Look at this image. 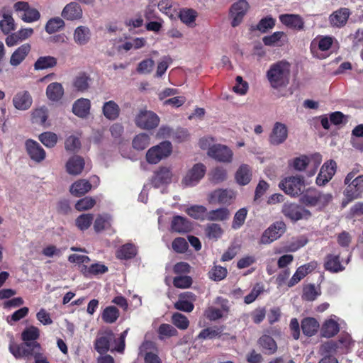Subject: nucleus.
Here are the masks:
<instances>
[{
	"mask_svg": "<svg viewBox=\"0 0 363 363\" xmlns=\"http://www.w3.org/2000/svg\"><path fill=\"white\" fill-rule=\"evenodd\" d=\"M40 336V330L37 327L29 326L26 328L22 333V340L23 344L17 345L12 340L9 344V351L16 357H29L31 351L40 349L39 343L35 340Z\"/></svg>",
	"mask_w": 363,
	"mask_h": 363,
	"instance_id": "1",
	"label": "nucleus"
},
{
	"mask_svg": "<svg viewBox=\"0 0 363 363\" xmlns=\"http://www.w3.org/2000/svg\"><path fill=\"white\" fill-rule=\"evenodd\" d=\"M291 64L286 60H280L272 64L266 72L270 86L281 89L288 86L290 81Z\"/></svg>",
	"mask_w": 363,
	"mask_h": 363,
	"instance_id": "2",
	"label": "nucleus"
},
{
	"mask_svg": "<svg viewBox=\"0 0 363 363\" xmlns=\"http://www.w3.org/2000/svg\"><path fill=\"white\" fill-rule=\"evenodd\" d=\"M357 169H353L345 178L344 184L346 188L343 191L345 196L342 203L343 206L360 198L363 194V175H357Z\"/></svg>",
	"mask_w": 363,
	"mask_h": 363,
	"instance_id": "3",
	"label": "nucleus"
},
{
	"mask_svg": "<svg viewBox=\"0 0 363 363\" xmlns=\"http://www.w3.org/2000/svg\"><path fill=\"white\" fill-rule=\"evenodd\" d=\"M333 198V194L330 193L321 192L315 189H308L301 196V201L308 206L322 209L332 201Z\"/></svg>",
	"mask_w": 363,
	"mask_h": 363,
	"instance_id": "4",
	"label": "nucleus"
},
{
	"mask_svg": "<svg viewBox=\"0 0 363 363\" xmlns=\"http://www.w3.org/2000/svg\"><path fill=\"white\" fill-rule=\"evenodd\" d=\"M172 152V145L169 141H163L152 146L146 152V160L149 164H156L168 157Z\"/></svg>",
	"mask_w": 363,
	"mask_h": 363,
	"instance_id": "5",
	"label": "nucleus"
},
{
	"mask_svg": "<svg viewBox=\"0 0 363 363\" xmlns=\"http://www.w3.org/2000/svg\"><path fill=\"white\" fill-rule=\"evenodd\" d=\"M134 121L137 127L149 130L157 127L160 120L155 113L144 108L138 110Z\"/></svg>",
	"mask_w": 363,
	"mask_h": 363,
	"instance_id": "6",
	"label": "nucleus"
},
{
	"mask_svg": "<svg viewBox=\"0 0 363 363\" xmlns=\"http://www.w3.org/2000/svg\"><path fill=\"white\" fill-rule=\"evenodd\" d=\"M279 186L285 194L291 196H297L303 192L305 183L303 177L292 176L281 180Z\"/></svg>",
	"mask_w": 363,
	"mask_h": 363,
	"instance_id": "7",
	"label": "nucleus"
},
{
	"mask_svg": "<svg viewBox=\"0 0 363 363\" xmlns=\"http://www.w3.org/2000/svg\"><path fill=\"white\" fill-rule=\"evenodd\" d=\"M117 337L111 330H107L100 334L95 341V349L100 354L107 351H116Z\"/></svg>",
	"mask_w": 363,
	"mask_h": 363,
	"instance_id": "8",
	"label": "nucleus"
},
{
	"mask_svg": "<svg viewBox=\"0 0 363 363\" xmlns=\"http://www.w3.org/2000/svg\"><path fill=\"white\" fill-rule=\"evenodd\" d=\"M351 337L348 335H344L337 341H328L320 346V350L322 354L331 355L340 350L342 352L347 351L352 345Z\"/></svg>",
	"mask_w": 363,
	"mask_h": 363,
	"instance_id": "9",
	"label": "nucleus"
},
{
	"mask_svg": "<svg viewBox=\"0 0 363 363\" xmlns=\"http://www.w3.org/2000/svg\"><path fill=\"white\" fill-rule=\"evenodd\" d=\"M13 9L22 21L26 23L35 22L40 18L38 10L31 7L28 2L18 1L14 4Z\"/></svg>",
	"mask_w": 363,
	"mask_h": 363,
	"instance_id": "10",
	"label": "nucleus"
},
{
	"mask_svg": "<svg viewBox=\"0 0 363 363\" xmlns=\"http://www.w3.org/2000/svg\"><path fill=\"white\" fill-rule=\"evenodd\" d=\"M206 168L204 164L197 163L190 168L182 179V184L186 186H196L204 177Z\"/></svg>",
	"mask_w": 363,
	"mask_h": 363,
	"instance_id": "11",
	"label": "nucleus"
},
{
	"mask_svg": "<svg viewBox=\"0 0 363 363\" xmlns=\"http://www.w3.org/2000/svg\"><path fill=\"white\" fill-rule=\"evenodd\" d=\"M286 225L282 221H277L264 231L260 238V243L270 244L279 239L285 232Z\"/></svg>",
	"mask_w": 363,
	"mask_h": 363,
	"instance_id": "12",
	"label": "nucleus"
},
{
	"mask_svg": "<svg viewBox=\"0 0 363 363\" xmlns=\"http://www.w3.org/2000/svg\"><path fill=\"white\" fill-rule=\"evenodd\" d=\"M249 9V4L245 0H239L235 2L230 9V18L231 26L237 27L239 26Z\"/></svg>",
	"mask_w": 363,
	"mask_h": 363,
	"instance_id": "13",
	"label": "nucleus"
},
{
	"mask_svg": "<svg viewBox=\"0 0 363 363\" xmlns=\"http://www.w3.org/2000/svg\"><path fill=\"white\" fill-rule=\"evenodd\" d=\"M207 154L211 158L223 163H230L233 161V152L226 145L213 144Z\"/></svg>",
	"mask_w": 363,
	"mask_h": 363,
	"instance_id": "14",
	"label": "nucleus"
},
{
	"mask_svg": "<svg viewBox=\"0 0 363 363\" xmlns=\"http://www.w3.org/2000/svg\"><path fill=\"white\" fill-rule=\"evenodd\" d=\"M322 161V157L320 154L313 155L311 157H307L305 155H302L301 157H296L293 160L292 166L297 171H303L306 169V167L310 164L313 163V166L314 169L309 174L312 176L315 174L316 169L320 165Z\"/></svg>",
	"mask_w": 363,
	"mask_h": 363,
	"instance_id": "15",
	"label": "nucleus"
},
{
	"mask_svg": "<svg viewBox=\"0 0 363 363\" xmlns=\"http://www.w3.org/2000/svg\"><path fill=\"white\" fill-rule=\"evenodd\" d=\"M351 12L348 8L342 7L333 11L328 17L329 24L332 28H341L348 21Z\"/></svg>",
	"mask_w": 363,
	"mask_h": 363,
	"instance_id": "16",
	"label": "nucleus"
},
{
	"mask_svg": "<svg viewBox=\"0 0 363 363\" xmlns=\"http://www.w3.org/2000/svg\"><path fill=\"white\" fill-rule=\"evenodd\" d=\"M282 212L286 217L293 220L306 219L311 216L309 211L291 203H286L284 205Z\"/></svg>",
	"mask_w": 363,
	"mask_h": 363,
	"instance_id": "17",
	"label": "nucleus"
},
{
	"mask_svg": "<svg viewBox=\"0 0 363 363\" xmlns=\"http://www.w3.org/2000/svg\"><path fill=\"white\" fill-rule=\"evenodd\" d=\"M351 255H349L345 262H340V256L338 255L329 254L324 260V267L325 270L332 273H338L342 272L345 269V264H347L350 261Z\"/></svg>",
	"mask_w": 363,
	"mask_h": 363,
	"instance_id": "18",
	"label": "nucleus"
},
{
	"mask_svg": "<svg viewBox=\"0 0 363 363\" xmlns=\"http://www.w3.org/2000/svg\"><path fill=\"white\" fill-rule=\"evenodd\" d=\"M337 169L336 162L330 160L325 162L320 168V171L316 178V184L318 186L325 185L334 176Z\"/></svg>",
	"mask_w": 363,
	"mask_h": 363,
	"instance_id": "19",
	"label": "nucleus"
},
{
	"mask_svg": "<svg viewBox=\"0 0 363 363\" xmlns=\"http://www.w3.org/2000/svg\"><path fill=\"white\" fill-rule=\"evenodd\" d=\"M14 108L18 111L28 110L33 104V98L28 91H18L12 99Z\"/></svg>",
	"mask_w": 363,
	"mask_h": 363,
	"instance_id": "20",
	"label": "nucleus"
},
{
	"mask_svg": "<svg viewBox=\"0 0 363 363\" xmlns=\"http://www.w3.org/2000/svg\"><path fill=\"white\" fill-rule=\"evenodd\" d=\"M26 148L32 160L40 162L45 160L46 152L38 142L31 139L27 140L26 141Z\"/></svg>",
	"mask_w": 363,
	"mask_h": 363,
	"instance_id": "21",
	"label": "nucleus"
},
{
	"mask_svg": "<svg viewBox=\"0 0 363 363\" xmlns=\"http://www.w3.org/2000/svg\"><path fill=\"white\" fill-rule=\"evenodd\" d=\"M288 137V130L285 124L276 122L269 135V142L274 145L283 143Z\"/></svg>",
	"mask_w": 363,
	"mask_h": 363,
	"instance_id": "22",
	"label": "nucleus"
},
{
	"mask_svg": "<svg viewBox=\"0 0 363 363\" xmlns=\"http://www.w3.org/2000/svg\"><path fill=\"white\" fill-rule=\"evenodd\" d=\"M196 295L190 291L182 293L179 300L174 303V307L179 311L191 312L194 310V302L196 301Z\"/></svg>",
	"mask_w": 363,
	"mask_h": 363,
	"instance_id": "23",
	"label": "nucleus"
},
{
	"mask_svg": "<svg viewBox=\"0 0 363 363\" xmlns=\"http://www.w3.org/2000/svg\"><path fill=\"white\" fill-rule=\"evenodd\" d=\"M317 262L313 261L298 267L296 272L289 281L287 284L288 286L291 287L298 283L307 274L313 272L317 267Z\"/></svg>",
	"mask_w": 363,
	"mask_h": 363,
	"instance_id": "24",
	"label": "nucleus"
},
{
	"mask_svg": "<svg viewBox=\"0 0 363 363\" xmlns=\"http://www.w3.org/2000/svg\"><path fill=\"white\" fill-rule=\"evenodd\" d=\"M279 19L283 25L289 28L298 30L303 29L304 21L303 18L298 14H281L279 16Z\"/></svg>",
	"mask_w": 363,
	"mask_h": 363,
	"instance_id": "25",
	"label": "nucleus"
},
{
	"mask_svg": "<svg viewBox=\"0 0 363 363\" xmlns=\"http://www.w3.org/2000/svg\"><path fill=\"white\" fill-rule=\"evenodd\" d=\"M172 172L169 167H160L154 174L150 184L155 188L169 184L172 182Z\"/></svg>",
	"mask_w": 363,
	"mask_h": 363,
	"instance_id": "26",
	"label": "nucleus"
},
{
	"mask_svg": "<svg viewBox=\"0 0 363 363\" xmlns=\"http://www.w3.org/2000/svg\"><path fill=\"white\" fill-rule=\"evenodd\" d=\"M335 42H336V40L332 36L318 35L311 42V52L315 55L316 49L323 52L328 51L333 46Z\"/></svg>",
	"mask_w": 363,
	"mask_h": 363,
	"instance_id": "27",
	"label": "nucleus"
},
{
	"mask_svg": "<svg viewBox=\"0 0 363 363\" xmlns=\"http://www.w3.org/2000/svg\"><path fill=\"white\" fill-rule=\"evenodd\" d=\"M61 16L67 21H73L81 19L83 16V12L78 3L71 2L64 7Z\"/></svg>",
	"mask_w": 363,
	"mask_h": 363,
	"instance_id": "28",
	"label": "nucleus"
},
{
	"mask_svg": "<svg viewBox=\"0 0 363 363\" xmlns=\"http://www.w3.org/2000/svg\"><path fill=\"white\" fill-rule=\"evenodd\" d=\"M235 198V193L230 189H217L211 193L209 201L211 203L222 204L230 203Z\"/></svg>",
	"mask_w": 363,
	"mask_h": 363,
	"instance_id": "29",
	"label": "nucleus"
},
{
	"mask_svg": "<svg viewBox=\"0 0 363 363\" xmlns=\"http://www.w3.org/2000/svg\"><path fill=\"white\" fill-rule=\"evenodd\" d=\"M155 344L150 341L145 342L139 349V355L144 357L145 363H160L159 357L152 352Z\"/></svg>",
	"mask_w": 363,
	"mask_h": 363,
	"instance_id": "30",
	"label": "nucleus"
},
{
	"mask_svg": "<svg viewBox=\"0 0 363 363\" xmlns=\"http://www.w3.org/2000/svg\"><path fill=\"white\" fill-rule=\"evenodd\" d=\"M92 188L91 182L81 179L74 182L69 188V192L76 197H80L88 193Z\"/></svg>",
	"mask_w": 363,
	"mask_h": 363,
	"instance_id": "31",
	"label": "nucleus"
},
{
	"mask_svg": "<svg viewBox=\"0 0 363 363\" xmlns=\"http://www.w3.org/2000/svg\"><path fill=\"white\" fill-rule=\"evenodd\" d=\"M91 37V32L89 28L85 26H77L73 33V40L78 45H86Z\"/></svg>",
	"mask_w": 363,
	"mask_h": 363,
	"instance_id": "32",
	"label": "nucleus"
},
{
	"mask_svg": "<svg viewBox=\"0 0 363 363\" xmlns=\"http://www.w3.org/2000/svg\"><path fill=\"white\" fill-rule=\"evenodd\" d=\"M80 271L86 277L91 278L105 274L108 272V267L101 262H96L91 264L89 267L82 265Z\"/></svg>",
	"mask_w": 363,
	"mask_h": 363,
	"instance_id": "33",
	"label": "nucleus"
},
{
	"mask_svg": "<svg viewBox=\"0 0 363 363\" xmlns=\"http://www.w3.org/2000/svg\"><path fill=\"white\" fill-rule=\"evenodd\" d=\"M84 160L80 156H73L66 163V170L71 175H78L84 168Z\"/></svg>",
	"mask_w": 363,
	"mask_h": 363,
	"instance_id": "34",
	"label": "nucleus"
},
{
	"mask_svg": "<svg viewBox=\"0 0 363 363\" xmlns=\"http://www.w3.org/2000/svg\"><path fill=\"white\" fill-rule=\"evenodd\" d=\"M339 330V324L336 320V316L334 315L323 323L320 329V333L323 337L329 338L335 336Z\"/></svg>",
	"mask_w": 363,
	"mask_h": 363,
	"instance_id": "35",
	"label": "nucleus"
},
{
	"mask_svg": "<svg viewBox=\"0 0 363 363\" xmlns=\"http://www.w3.org/2000/svg\"><path fill=\"white\" fill-rule=\"evenodd\" d=\"M91 102L89 99L81 98L77 100L72 106V112L79 118H86L89 114Z\"/></svg>",
	"mask_w": 363,
	"mask_h": 363,
	"instance_id": "36",
	"label": "nucleus"
},
{
	"mask_svg": "<svg viewBox=\"0 0 363 363\" xmlns=\"http://www.w3.org/2000/svg\"><path fill=\"white\" fill-rule=\"evenodd\" d=\"M252 169L249 165L242 164L237 169L235 178L237 183L240 185H247L252 179Z\"/></svg>",
	"mask_w": 363,
	"mask_h": 363,
	"instance_id": "37",
	"label": "nucleus"
},
{
	"mask_svg": "<svg viewBox=\"0 0 363 363\" xmlns=\"http://www.w3.org/2000/svg\"><path fill=\"white\" fill-rule=\"evenodd\" d=\"M30 50V45L28 43L23 44L18 48L11 55L10 64L12 66L19 65L26 57Z\"/></svg>",
	"mask_w": 363,
	"mask_h": 363,
	"instance_id": "38",
	"label": "nucleus"
},
{
	"mask_svg": "<svg viewBox=\"0 0 363 363\" xmlns=\"http://www.w3.org/2000/svg\"><path fill=\"white\" fill-rule=\"evenodd\" d=\"M286 35L284 32L277 31L262 38L263 43L267 46L279 47L284 45Z\"/></svg>",
	"mask_w": 363,
	"mask_h": 363,
	"instance_id": "39",
	"label": "nucleus"
},
{
	"mask_svg": "<svg viewBox=\"0 0 363 363\" xmlns=\"http://www.w3.org/2000/svg\"><path fill=\"white\" fill-rule=\"evenodd\" d=\"M320 328L318 321L314 318H305L301 321V329L308 337L314 335Z\"/></svg>",
	"mask_w": 363,
	"mask_h": 363,
	"instance_id": "40",
	"label": "nucleus"
},
{
	"mask_svg": "<svg viewBox=\"0 0 363 363\" xmlns=\"http://www.w3.org/2000/svg\"><path fill=\"white\" fill-rule=\"evenodd\" d=\"M102 111L104 116L108 120H116L120 113V108L113 101L105 102Z\"/></svg>",
	"mask_w": 363,
	"mask_h": 363,
	"instance_id": "41",
	"label": "nucleus"
},
{
	"mask_svg": "<svg viewBox=\"0 0 363 363\" xmlns=\"http://www.w3.org/2000/svg\"><path fill=\"white\" fill-rule=\"evenodd\" d=\"M172 230L182 233L189 232L191 229V223L185 218L177 216L172 221Z\"/></svg>",
	"mask_w": 363,
	"mask_h": 363,
	"instance_id": "42",
	"label": "nucleus"
},
{
	"mask_svg": "<svg viewBox=\"0 0 363 363\" xmlns=\"http://www.w3.org/2000/svg\"><path fill=\"white\" fill-rule=\"evenodd\" d=\"M63 94V87L62 84L58 82H52L47 86L46 95L51 101H59L62 97Z\"/></svg>",
	"mask_w": 363,
	"mask_h": 363,
	"instance_id": "43",
	"label": "nucleus"
},
{
	"mask_svg": "<svg viewBox=\"0 0 363 363\" xmlns=\"http://www.w3.org/2000/svg\"><path fill=\"white\" fill-rule=\"evenodd\" d=\"M57 65V59L52 56H42L34 63L35 70H43L54 67Z\"/></svg>",
	"mask_w": 363,
	"mask_h": 363,
	"instance_id": "44",
	"label": "nucleus"
},
{
	"mask_svg": "<svg viewBox=\"0 0 363 363\" xmlns=\"http://www.w3.org/2000/svg\"><path fill=\"white\" fill-rule=\"evenodd\" d=\"M112 223V218L108 214H100L99 215L94 223V230L97 233L101 232L104 230L108 229L111 227Z\"/></svg>",
	"mask_w": 363,
	"mask_h": 363,
	"instance_id": "45",
	"label": "nucleus"
},
{
	"mask_svg": "<svg viewBox=\"0 0 363 363\" xmlns=\"http://www.w3.org/2000/svg\"><path fill=\"white\" fill-rule=\"evenodd\" d=\"M120 315L119 310L113 306L106 307L102 313L101 318L106 323H115Z\"/></svg>",
	"mask_w": 363,
	"mask_h": 363,
	"instance_id": "46",
	"label": "nucleus"
},
{
	"mask_svg": "<svg viewBox=\"0 0 363 363\" xmlns=\"http://www.w3.org/2000/svg\"><path fill=\"white\" fill-rule=\"evenodd\" d=\"M259 344L267 354H272L277 350V345L274 340L267 335H262L259 339Z\"/></svg>",
	"mask_w": 363,
	"mask_h": 363,
	"instance_id": "47",
	"label": "nucleus"
},
{
	"mask_svg": "<svg viewBox=\"0 0 363 363\" xmlns=\"http://www.w3.org/2000/svg\"><path fill=\"white\" fill-rule=\"evenodd\" d=\"M136 246L132 243L123 245L118 251L117 257L120 259H128L134 257L137 254Z\"/></svg>",
	"mask_w": 363,
	"mask_h": 363,
	"instance_id": "48",
	"label": "nucleus"
},
{
	"mask_svg": "<svg viewBox=\"0 0 363 363\" xmlns=\"http://www.w3.org/2000/svg\"><path fill=\"white\" fill-rule=\"evenodd\" d=\"M204 231L208 239L214 240H217L220 238L223 233V230L220 225L217 223L207 224L205 227Z\"/></svg>",
	"mask_w": 363,
	"mask_h": 363,
	"instance_id": "49",
	"label": "nucleus"
},
{
	"mask_svg": "<svg viewBox=\"0 0 363 363\" xmlns=\"http://www.w3.org/2000/svg\"><path fill=\"white\" fill-rule=\"evenodd\" d=\"M32 121L34 123L44 125L48 116V111L45 106L35 108L31 113Z\"/></svg>",
	"mask_w": 363,
	"mask_h": 363,
	"instance_id": "50",
	"label": "nucleus"
},
{
	"mask_svg": "<svg viewBox=\"0 0 363 363\" xmlns=\"http://www.w3.org/2000/svg\"><path fill=\"white\" fill-rule=\"evenodd\" d=\"M150 143V137L148 134L142 133L137 135L133 140V147L137 150L145 149Z\"/></svg>",
	"mask_w": 363,
	"mask_h": 363,
	"instance_id": "51",
	"label": "nucleus"
},
{
	"mask_svg": "<svg viewBox=\"0 0 363 363\" xmlns=\"http://www.w3.org/2000/svg\"><path fill=\"white\" fill-rule=\"evenodd\" d=\"M227 274V269L219 265H214L208 273V278L215 281H220L224 279Z\"/></svg>",
	"mask_w": 363,
	"mask_h": 363,
	"instance_id": "52",
	"label": "nucleus"
},
{
	"mask_svg": "<svg viewBox=\"0 0 363 363\" xmlns=\"http://www.w3.org/2000/svg\"><path fill=\"white\" fill-rule=\"evenodd\" d=\"M146 43V39L144 38H135L123 43L119 46V48L123 49L125 51H128L131 49L137 50L144 47Z\"/></svg>",
	"mask_w": 363,
	"mask_h": 363,
	"instance_id": "53",
	"label": "nucleus"
},
{
	"mask_svg": "<svg viewBox=\"0 0 363 363\" xmlns=\"http://www.w3.org/2000/svg\"><path fill=\"white\" fill-rule=\"evenodd\" d=\"M39 140L48 148H52L57 143L58 137L52 132H45L39 135Z\"/></svg>",
	"mask_w": 363,
	"mask_h": 363,
	"instance_id": "54",
	"label": "nucleus"
},
{
	"mask_svg": "<svg viewBox=\"0 0 363 363\" xmlns=\"http://www.w3.org/2000/svg\"><path fill=\"white\" fill-rule=\"evenodd\" d=\"M94 216L91 213H83L75 220V224L80 230H87L91 225Z\"/></svg>",
	"mask_w": 363,
	"mask_h": 363,
	"instance_id": "55",
	"label": "nucleus"
},
{
	"mask_svg": "<svg viewBox=\"0 0 363 363\" xmlns=\"http://www.w3.org/2000/svg\"><path fill=\"white\" fill-rule=\"evenodd\" d=\"M65 26V22L62 18L60 17H55L50 18L46 23L45 29V31L52 34L57 32L59 30Z\"/></svg>",
	"mask_w": 363,
	"mask_h": 363,
	"instance_id": "56",
	"label": "nucleus"
},
{
	"mask_svg": "<svg viewBox=\"0 0 363 363\" xmlns=\"http://www.w3.org/2000/svg\"><path fill=\"white\" fill-rule=\"evenodd\" d=\"M230 212L225 208H221L211 211L207 214V218L209 220L223 221L229 218Z\"/></svg>",
	"mask_w": 363,
	"mask_h": 363,
	"instance_id": "57",
	"label": "nucleus"
},
{
	"mask_svg": "<svg viewBox=\"0 0 363 363\" xmlns=\"http://www.w3.org/2000/svg\"><path fill=\"white\" fill-rule=\"evenodd\" d=\"M196 16V11L190 9H183L179 11V14L180 20L188 26H191L194 23Z\"/></svg>",
	"mask_w": 363,
	"mask_h": 363,
	"instance_id": "58",
	"label": "nucleus"
},
{
	"mask_svg": "<svg viewBox=\"0 0 363 363\" xmlns=\"http://www.w3.org/2000/svg\"><path fill=\"white\" fill-rule=\"evenodd\" d=\"M320 295V290L314 284H308L304 286L302 298L306 301H314Z\"/></svg>",
	"mask_w": 363,
	"mask_h": 363,
	"instance_id": "59",
	"label": "nucleus"
},
{
	"mask_svg": "<svg viewBox=\"0 0 363 363\" xmlns=\"http://www.w3.org/2000/svg\"><path fill=\"white\" fill-rule=\"evenodd\" d=\"M0 28L1 31L7 35L16 28L15 21L13 17L8 14L3 16V19L0 21Z\"/></svg>",
	"mask_w": 363,
	"mask_h": 363,
	"instance_id": "60",
	"label": "nucleus"
},
{
	"mask_svg": "<svg viewBox=\"0 0 363 363\" xmlns=\"http://www.w3.org/2000/svg\"><path fill=\"white\" fill-rule=\"evenodd\" d=\"M95 204V199L91 196H86L77 201L75 203V208L79 211H88L92 208Z\"/></svg>",
	"mask_w": 363,
	"mask_h": 363,
	"instance_id": "61",
	"label": "nucleus"
},
{
	"mask_svg": "<svg viewBox=\"0 0 363 363\" xmlns=\"http://www.w3.org/2000/svg\"><path fill=\"white\" fill-rule=\"evenodd\" d=\"M211 180L216 183L219 184L224 182L227 179V171L222 167H218L213 169L210 173Z\"/></svg>",
	"mask_w": 363,
	"mask_h": 363,
	"instance_id": "62",
	"label": "nucleus"
},
{
	"mask_svg": "<svg viewBox=\"0 0 363 363\" xmlns=\"http://www.w3.org/2000/svg\"><path fill=\"white\" fill-rule=\"evenodd\" d=\"M247 215V210L245 208H240L235 214L232 228L235 230L239 229L245 223Z\"/></svg>",
	"mask_w": 363,
	"mask_h": 363,
	"instance_id": "63",
	"label": "nucleus"
},
{
	"mask_svg": "<svg viewBox=\"0 0 363 363\" xmlns=\"http://www.w3.org/2000/svg\"><path fill=\"white\" fill-rule=\"evenodd\" d=\"M186 213L194 219H203L206 213V208L203 206H192L186 211Z\"/></svg>",
	"mask_w": 363,
	"mask_h": 363,
	"instance_id": "64",
	"label": "nucleus"
}]
</instances>
